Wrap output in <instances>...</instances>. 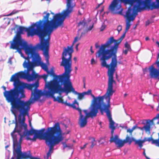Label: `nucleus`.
I'll return each instance as SVG.
<instances>
[{"label": "nucleus", "mask_w": 159, "mask_h": 159, "mask_svg": "<svg viewBox=\"0 0 159 159\" xmlns=\"http://www.w3.org/2000/svg\"><path fill=\"white\" fill-rule=\"evenodd\" d=\"M49 15V13H47L42 20L33 23L28 28L20 26L19 32L10 42V48L16 50V52L23 55L22 50L24 49L26 54L31 55L35 65H39L38 58L39 57L35 50L43 51L46 63H48L50 35L54 29H57L48 20Z\"/></svg>", "instance_id": "obj_1"}, {"label": "nucleus", "mask_w": 159, "mask_h": 159, "mask_svg": "<svg viewBox=\"0 0 159 159\" xmlns=\"http://www.w3.org/2000/svg\"><path fill=\"white\" fill-rule=\"evenodd\" d=\"M21 57L25 60L23 65L24 68H27V72L20 71L15 73L11 76L10 81L14 82V87L9 91L4 93V97L7 101L10 103L11 106L28 103H34L38 100L43 94L41 90L37 89L39 84L38 80L41 78L38 74L33 70L31 75L29 72L33 70L34 65L33 58L31 55H28L26 57L23 55ZM40 57L38 58L39 60Z\"/></svg>", "instance_id": "obj_2"}, {"label": "nucleus", "mask_w": 159, "mask_h": 159, "mask_svg": "<svg viewBox=\"0 0 159 159\" xmlns=\"http://www.w3.org/2000/svg\"><path fill=\"white\" fill-rule=\"evenodd\" d=\"M33 103H28L11 106L12 112L16 117V111H18L20 114L18 116V122L20 127H23L25 131L23 133V137L27 136V140L35 141L37 139L45 140L46 145L49 148L47 153V158L51 156L53 152L54 147L60 143L63 140L62 131L59 124L56 123L52 127H48L46 129L44 128L39 130H35L31 127L28 130L27 125L25 123V116H29V112L30 109V105Z\"/></svg>", "instance_id": "obj_3"}, {"label": "nucleus", "mask_w": 159, "mask_h": 159, "mask_svg": "<svg viewBox=\"0 0 159 159\" xmlns=\"http://www.w3.org/2000/svg\"><path fill=\"white\" fill-rule=\"evenodd\" d=\"M125 32L118 39L116 40L113 37L110 38L104 44H102L97 52L96 57H100L102 67H109L114 71L117 67V61L116 54L119 45L125 36Z\"/></svg>", "instance_id": "obj_4"}, {"label": "nucleus", "mask_w": 159, "mask_h": 159, "mask_svg": "<svg viewBox=\"0 0 159 159\" xmlns=\"http://www.w3.org/2000/svg\"><path fill=\"white\" fill-rule=\"evenodd\" d=\"M65 73L64 77L58 76V78L59 80H57L51 81L49 85L48 91H46L44 94L47 96L51 97L54 99V101L57 102L62 104L64 103L62 97H57L56 98L54 96L56 93H58L61 95L62 93L65 92L66 93L72 92L75 94H77V92L75 91L73 87L71 82L69 80V75L68 73Z\"/></svg>", "instance_id": "obj_5"}, {"label": "nucleus", "mask_w": 159, "mask_h": 159, "mask_svg": "<svg viewBox=\"0 0 159 159\" xmlns=\"http://www.w3.org/2000/svg\"><path fill=\"white\" fill-rule=\"evenodd\" d=\"M108 69L107 75L108 76V87L106 93L103 96H98L95 97L92 94V90L89 89L87 91L83 92L84 95H90L93 99L92 101V103L89 108L97 109H99L102 107L107 102V99L109 98L110 101L111 100L110 97L112 96L115 92L113 90V83H115V81L113 80V75L115 71L109 67Z\"/></svg>", "instance_id": "obj_6"}, {"label": "nucleus", "mask_w": 159, "mask_h": 159, "mask_svg": "<svg viewBox=\"0 0 159 159\" xmlns=\"http://www.w3.org/2000/svg\"><path fill=\"white\" fill-rule=\"evenodd\" d=\"M135 2L136 4L133 8V13L135 15H137L138 12L143 10L145 8H151L149 0H147L145 2L142 0H113L109 6V9L114 14L123 15V9L121 8V3H124L125 4L132 6Z\"/></svg>", "instance_id": "obj_7"}, {"label": "nucleus", "mask_w": 159, "mask_h": 159, "mask_svg": "<svg viewBox=\"0 0 159 159\" xmlns=\"http://www.w3.org/2000/svg\"><path fill=\"white\" fill-rule=\"evenodd\" d=\"M79 112L80 117L79 119V124L80 128L84 127L87 124V119L89 117L93 118L96 117L98 112V109L93 108H89V111L88 112L87 110H84L83 111L85 114V116L82 114L81 110L80 109H78Z\"/></svg>", "instance_id": "obj_8"}, {"label": "nucleus", "mask_w": 159, "mask_h": 159, "mask_svg": "<svg viewBox=\"0 0 159 159\" xmlns=\"http://www.w3.org/2000/svg\"><path fill=\"white\" fill-rule=\"evenodd\" d=\"M79 40L78 37H76L71 47L68 46L67 48H65L62 52L61 59H62V65H65L68 68L70 67L72 63V54L74 50L73 47L74 43Z\"/></svg>", "instance_id": "obj_9"}, {"label": "nucleus", "mask_w": 159, "mask_h": 159, "mask_svg": "<svg viewBox=\"0 0 159 159\" xmlns=\"http://www.w3.org/2000/svg\"><path fill=\"white\" fill-rule=\"evenodd\" d=\"M18 124L16 120L15 122V127L11 133V135L13 139V150L16 149L19 146H21V143L22 141L23 135L20 134V131L16 130V128L18 127Z\"/></svg>", "instance_id": "obj_10"}, {"label": "nucleus", "mask_w": 159, "mask_h": 159, "mask_svg": "<svg viewBox=\"0 0 159 159\" xmlns=\"http://www.w3.org/2000/svg\"><path fill=\"white\" fill-rule=\"evenodd\" d=\"M111 107L110 101L109 98L107 99V102L102 107L99 109L102 115H103L104 112L106 113V115L109 122V127L110 129L116 128L114 125L115 123L112 119L111 115L110 110Z\"/></svg>", "instance_id": "obj_11"}, {"label": "nucleus", "mask_w": 159, "mask_h": 159, "mask_svg": "<svg viewBox=\"0 0 159 159\" xmlns=\"http://www.w3.org/2000/svg\"><path fill=\"white\" fill-rule=\"evenodd\" d=\"M62 61H61V64H60V66H63L64 67V70H65L64 73L62 75H57L55 74L54 73L53 71H52V72H50V75H51L53 76L54 77V78L53 80L49 82H48L46 84L45 87H47L48 89V87H48L49 85L50 84V83L51 81H55L56 80H57V81H59V79L58 78V76L64 77V74L65 73H66V74H67V73L69 75V80H70V74L71 71L72 70V63H71L70 67L69 68H68V66H66L65 65H62Z\"/></svg>", "instance_id": "obj_12"}, {"label": "nucleus", "mask_w": 159, "mask_h": 159, "mask_svg": "<svg viewBox=\"0 0 159 159\" xmlns=\"http://www.w3.org/2000/svg\"><path fill=\"white\" fill-rule=\"evenodd\" d=\"M13 154H17L16 159H31L32 155L30 151L24 152H21V147L19 146V148L15 150H13Z\"/></svg>", "instance_id": "obj_13"}, {"label": "nucleus", "mask_w": 159, "mask_h": 159, "mask_svg": "<svg viewBox=\"0 0 159 159\" xmlns=\"http://www.w3.org/2000/svg\"><path fill=\"white\" fill-rule=\"evenodd\" d=\"M155 64L157 65L158 70L156 69L153 65H152L149 68V75L151 78H159V58H157V60Z\"/></svg>", "instance_id": "obj_14"}, {"label": "nucleus", "mask_w": 159, "mask_h": 159, "mask_svg": "<svg viewBox=\"0 0 159 159\" xmlns=\"http://www.w3.org/2000/svg\"><path fill=\"white\" fill-rule=\"evenodd\" d=\"M109 141L111 143H114L118 148L123 147L125 144L124 140L120 139L119 136L117 135H115V137L114 138L112 137L110 138Z\"/></svg>", "instance_id": "obj_15"}, {"label": "nucleus", "mask_w": 159, "mask_h": 159, "mask_svg": "<svg viewBox=\"0 0 159 159\" xmlns=\"http://www.w3.org/2000/svg\"><path fill=\"white\" fill-rule=\"evenodd\" d=\"M63 104H64L66 106H68L70 107H72L73 109H75L77 110V111L78 109H80L79 108L76 107V106H75V104H77L78 106H79V103L76 100H75L72 104H71L69 103H68L66 102H64V103Z\"/></svg>", "instance_id": "obj_16"}, {"label": "nucleus", "mask_w": 159, "mask_h": 159, "mask_svg": "<svg viewBox=\"0 0 159 159\" xmlns=\"http://www.w3.org/2000/svg\"><path fill=\"white\" fill-rule=\"evenodd\" d=\"M151 120H147L146 122V125H144L143 128L144 129L146 132L150 131V126L151 125H152V122L150 121Z\"/></svg>", "instance_id": "obj_17"}, {"label": "nucleus", "mask_w": 159, "mask_h": 159, "mask_svg": "<svg viewBox=\"0 0 159 159\" xmlns=\"http://www.w3.org/2000/svg\"><path fill=\"white\" fill-rule=\"evenodd\" d=\"M131 6L128 8V9L126 12L125 17L127 18V20H131L132 18L134 17L132 15H131V12L132 10V9L131 7Z\"/></svg>", "instance_id": "obj_18"}, {"label": "nucleus", "mask_w": 159, "mask_h": 159, "mask_svg": "<svg viewBox=\"0 0 159 159\" xmlns=\"http://www.w3.org/2000/svg\"><path fill=\"white\" fill-rule=\"evenodd\" d=\"M156 2L157 3V4L156 3V2H153L151 5L150 9L151 10H153L154 9L159 8V0H156Z\"/></svg>", "instance_id": "obj_19"}, {"label": "nucleus", "mask_w": 159, "mask_h": 159, "mask_svg": "<svg viewBox=\"0 0 159 159\" xmlns=\"http://www.w3.org/2000/svg\"><path fill=\"white\" fill-rule=\"evenodd\" d=\"M135 17H132L131 20H127V21L126 23V28L125 30V31L126 32H127L128 31L131 25L130 24V21H133Z\"/></svg>", "instance_id": "obj_20"}, {"label": "nucleus", "mask_w": 159, "mask_h": 159, "mask_svg": "<svg viewBox=\"0 0 159 159\" xmlns=\"http://www.w3.org/2000/svg\"><path fill=\"white\" fill-rule=\"evenodd\" d=\"M133 140L134 142L135 145H138L140 148H142L143 144L142 140L140 139L136 140L135 139H133Z\"/></svg>", "instance_id": "obj_21"}, {"label": "nucleus", "mask_w": 159, "mask_h": 159, "mask_svg": "<svg viewBox=\"0 0 159 159\" xmlns=\"http://www.w3.org/2000/svg\"><path fill=\"white\" fill-rule=\"evenodd\" d=\"M63 145V149L64 150L66 148H67V150H69L73 148V145L70 144H66L65 143H62Z\"/></svg>", "instance_id": "obj_22"}, {"label": "nucleus", "mask_w": 159, "mask_h": 159, "mask_svg": "<svg viewBox=\"0 0 159 159\" xmlns=\"http://www.w3.org/2000/svg\"><path fill=\"white\" fill-rule=\"evenodd\" d=\"M133 139H135L134 138H130L129 136L127 135L125 139L124 140L125 143H128L130 145L132 141H133Z\"/></svg>", "instance_id": "obj_23"}, {"label": "nucleus", "mask_w": 159, "mask_h": 159, "mask_svg": "<svg viewBox=\"0 0 159 159\" xmlns=\"http://www.w3.org/2000/svg\"><path fill=\"white\" fill-rule=\"evenodd\" d=\"M89 140H91L90 142H89V143H91V146L90 147V148H92L94 146L95 144H94V143L95 142V139L93 137H89Z\"/></svg>", "instance_id": "obj_24"}, {"label": "nucleus", "mask_w": 159, "mask_h": 159, "mask_svg": "<svg viewBox=\"0 0 159 159\" xmlns=\"http://www.w3.org/2000/svg\"><path fill=\"white\" fill-rule=\"evenodd\" d=\"M147 140L148 142L152 141V144H155L156 145H157V143L158 142V141L157 140H155L153 139L152 137H150L148 138H147Z\"/></svg>", "instance_id": "obj_25"}, {"label": "nucleus", "mask_w": 159, "mask_h": 159, "mask_svg": "<svg viewBox=\"0 0 159 159\" xmlns=\"http://www.w3.org/2000/svg\"><path fill=\"white\" fill-rule=\"evenodd\" d=\"M125 47L127 49L129 50V51H131V48L130 45L127 42H126L125 44Z\"/></svg>", "instance_id": "obj_26"}, {"label": "nucleus", "mask_w": 159, "mask_h": 159, "mask_svg": "<svg viewBox=\"0 0 159 159\" xmlns=\"http://www.w3.org/2000/svg\"><path fill=\"white\" fill-rule=\"evenodd\" d=\"M78 93L76 94H78V99H81L84 97V95L83 93Z\"/></svg>", "instance_id": "obj_27"}, {"label": "nucleus", "mask_w": 159, "mask_h": 159, "mask_svg": "<svg viewBox=\"0 0 159 159\" xmlns=\"http://www.w3.org/2000/svg\"><path fill=\"white\" fill-rule=\"evenodd\" d=\"M41 67L42 68L45 70H48V67L46 64L44 63L42 64L41 65Z\"/></svg>", "instance_id": "obj_28"}, {"label": "nucleus", "mask_w": 159, "mask_h": 159, "mask_svg": "<svg viewBox=\"0 0 159 159\" xmlns=\"http://www.w3.org/2000/svg\"><path fill=\"white\" fill-rule=\"evenodd\" d=\"M39 76L41 77V78L39 79H40L41 77H42L44 79L45 81L46 82L47 80V79L48 78V75H47L44 74L42 76H40V75H39Z\"/></svg>", "instance_id": "obj_29"}, {"label": "nucleus", "mask_w": 159, "mask_h": 159, "mask_svg": "<svg viewBox=\"0 0 159 159\" xmlns=\"http://www.w3.org/2000/svg\"><path fill=\"white\" fill-rule=\"evenodd\" d=\"M116 128H112V129H111V136L110 137V138H111V137H113L114 138L115 137V135H113L114 131Z\"/></svg>", "instance_id": "obj_30"}, {"label": "nucleus", "mask_w": 159, "mask_h": 159, "mask_svg": "<svg viewBox=\"0 0 159 159\" xmlns=\"http://www.w3.org/2000/svg\"><path fill=\"white\" fill-rule=\"evenodd\" d=\"M106 25L105 24H103L100 28V31H103L106 28Z\"/></svg>", "instance_id": "obj_31"}, {"label": "nucleus", "mask_w": 159, "mask_h": 159, "mask_svg": "<svg viewBox=\"0 0 159 159\" xmlns=\"http://www.w3.org/2000/svg\"><path fill=\"white\" fill-rule=\"evenodd\" d=\"M18 11H17L13 10L12 11V12L11 13H10L9 15H8V16L11 15L13 14H16L18 13Z\"/></svg>", "instance_id": "obj_32"}, {"label": "nucleus", "mask_w": 159, "mask_h": 159, "mask_svg": "<svg viewBox=\"0 0 159 159\" xmlns=\"http://www.w3.org/2000/svg\"><path fill=\"white\" fill-rule=\"evenodd\" d=\"M136 128H138L139 129H140L142 130L143 129L142 128H141V127H138L137 125H135L134 126H133L132 128V129L133 130V131L135 129H136Z\"/></svg>", "instance_id": "obj_33"}, {"label": "nucleus", "mask_w": 159, "mask_h": 159, "mask_svg": "<svg viewBox=\"0 0 159 159\" xmlns=\"http://www.w3.org/2000/svg\"><path fill=\"white\" fill-rule=\"evenodd\" d=\"M85 24V23L84 21H81L78 23V26H79L81 25H84Z\"/></svg>", "instance_id": "obj_34"}, {"label": "nucleus", "mask_w": 159, "mask_h": 159, "mask_svg": "<svg viewBox=\"0 0 159 159\" xmlns=\"http://www.w3.org/2000/svg\"><path fill=\"white\" fill-rule=\"evenodd\" d=\"M133 130L132 129H129L127 130V132H129L130 134V135H131Z\"/></svg>", "instance_id": "obj_35"}, {"label": "nucleus", "mask_w": 159, "mask_h": 159, "mask_svg": "<svg viewBox=\"0 0 159 159\" xmlns=\"http://www.w3.org/2000/svg\"><path fill=\"white\" fill-rule=\"evenodd\" d=\"M122 30V26L119 25L118 26L117 28V30L119 32Z\"/></svg>", "instance_id": "obj_36"}, {"label": "nucleus", "mask_w": 159, "mask_h": 159, "mask_svg": "<svg viewBox=\"0 0 159 159\" xmlns=\"http://www.w3.org/2000/svg\"><path fill=\"white\" fill-rule=\"evenodd\" d=\"M91 63L92 65H93L96 63V61H95V60L93 58H92L91 59Z\"/></svg>", "instance_id": "obj_37"}, {"label": "nucleus", "mask_w": 159, "mask_h": 159, "mask_svg": "<svg viewBox=\"0 0 159 159\" xmlns=\"http://www.w3.org/2000/svg\"><path fill=\"white\" fill-rule=\"evenodd\" d=\"M88 144H89V143H85L83 146V147H81L80 148L81 149H84L86 146Z\"/></svg>", "instance_id": "obj_38"}, {"label": "nucleus", "mask_w": 159, "mask_h": 159, "mask_svg": "<svg viewBox=\"0 0 159 159\" xmlns=\"http://www.w3.org/2000/svg\"><path fill=\"white\" fill-rule=\"evenodd\" d=\"M128 51H129V50H128V49H126L123 51V53L125 55H126L127 54L128 52Z\"/></svg>", "instance_id": "obj_39"}, {"label": "nucleus", "mask_w": 159, "mask_h": 159, "mask_svg": "<svg viewBox=\"0 0 159 159\" xmlns=\"http://www.w3.org/2000/svg\"><path fill=\"white\" fill-rule=\"evenodd\" d=\"M104 2V0H103V1L100 4H98V6L96 7V8L97 9H98V8L101 5H102L103 3V2Z\"/></svg>", "instance_id": "obj_40"}, {"label": "nucleus", "mask_w": 159, "mask_h": 159, "mask_svg": "<svg viewBox=\"0 0 159 159\" xmlns=\"http://www.w3.org/2000/svg\"><path fill=\"white\" fill-rule=\"evenodd\" d=\"M142 141L143 143L145 142L148 141L147 138L145 137L143 140H142Z\"/></svg>", "instance_id": "obj_41"}, {"label": "nucleus", "mask_w": 159, "mask_h": 159, "mask_svg": "<svg viewBox=\"0 0 159 159\" xmlns=\"http://www.w3.org/2000/svg\"><path fill=\"white\" fill-rule=\"evenodd\" d=\"M157 102H158V105L157 108V111H159V98L157 100Z\"/></svg>", "instance_id": "obj_42"}, {"label": "nucleus", "mask_w": 159, "mask_h": 159, "mask_svg": "<svg viewBox=\"0 0 159 159\" xmlns=\"http://www.w3.org/2000/svg\"><path fill=\"white\" fill-rule=\"evenodd\" d=\"M143 154L147 159H150V158L149 157H148L146 156V153H145V150H144V151L143 152Z\"/></svg>", "instance_id": "obj_43"}, {"label": "nucleus", "mask_w": 159, "mask_h": 159, "mask_svg": "<svg viewBox=\"0 0 159 159\" xmlns=\"http://www.w3.org/2000/svg\"><path fill=\"white\" fill-rule=\"evenodd\" d=\"M93 24L91 26H90L89 27V28L88 29V30H91L93 28Z\"/></svg>", "instance_id": "obj_44"}, {"label": "nucleus", "mask_w": 159, "mask_h": 159, "mask_svg": "<svg viewBox=\"0 0 159 159\" xmlns=\"http://www.w3.org/2000/svg\"><path fill=\"white\" fill-rule=\"evenodd\" d=\"M90 51L91 52V53L92 54H93L94 53V51L93 50V49H92V46H91V47H90Z\"/></svg>", "instance_id": "obj_45"}, {"label": "nucleus", "mask_w": 159, "mask_h": 159, "mask_svg": "<svg viewBox=\"0 0 159 159\" xmlns=\"http://www.w3.org/2000/svg\"><path fill=\"white\" fill-rule=\"evenodd\" d=\"M95 48H98L99 47V46L98 45V43H96L95 44Z\"/></svg>", "instance_id": "obj_46"}, {"label": "nucleus", "mask_w": 159, "mask_h": 159, "mask_svg": "<svg viewBox=\"0 0 159 159\" xmlns=\"http://www.w3.org/2000/svg\"><path fill=\"white\" fill-rule=\"evenodd\" d=\"M79 45V43H78L76 45L75 48H76V49L77 51L78 50V47Z\"/></svg>", "instance_id": "obj_47"}, {"label": "nucleus", "mask_w": 159, "mask_h": 159, "mask_svg": "<svg viewBox=\"0 0 159 159\" xmlns=\"http://www.w3.org/2000/svg\"><path fill=\"white\" fill-rule=\"evenodd\" d=\"M2 88L5 91L4 92H3V95H4V93L6 92V91H6V87L5 86H3L2 87Z\"/></svg>", "instance_id": "obj_48"}, {"label": "nucleus", "mask_w": 159, "mask_h": 159, "mask_svg": "<svg viewBox=\"0 0 159 159\" xmlns=\"http://www.w3.org/2000/svg\"><path fill=\"white\" fill-rule=\"evenodd\" d=\"M158 139L155 140H157L158 141V142L157 143V144H159V133L158 134Z\"/></svg>", "instance_id": "obj_49"}, {"label": "nucleus", "mask_w": 159, "mask_h": 159, "mask_svg": "<svg viewBox=\"0 0 159 159\" xmlns=\"http://www.w3.org/2000/svg\"><path fill=\"white\" fill-rule=\"evenodd\" d=\"M51 13L53 15H54V16L55 15H54V13L53 12H51ZM54 16H53V17H54ZM49 17H48V18H49ZM52 19H51V20H50V21L51 20H52ZM48 20L49 21V19H48Z\"/></svg>", "instance_id": "obj_50"}, {"label": "nucleus", "mask_w": 159, "mask_h": 159, "mask_svg": "<svg viewBox=\"0 0 159 159\" xmlns=\"http://www.w3.org/2000/svg\"><path fill=\"white\" fill-rule=\"evenodd\" d=\"M145 40L146 41H147L149 40V38L148 37H146L145 38Z\"/></svg>", "instance_id": "obj_51"}, {"label": "nucleus", "mask_w": 159, "mask_h": 159, "mask_svg": "<svg viewBox=\"0 0 159 159\" xmlns=\"http://www.w3.org/2000/svg\"><path fill=\"white\" fill-rule=\"evenodd\" d=\"M83 81L84 83H84H85V79L84 78L83 79Z\"/></svg>", "instance_id": "obj_52"}, {"label": "nucleus", "mask_w": 159, "mask_h": 159, "mask_svg": "<svg viewBox=\"0 0 159 159\" xmlns=\"http://www.w3.org/2000/svg\"><path fill=\"white\" fill-rule=\"evenodd\" d=\"M74 60H75V61H76L77 60V58L76 57H74Z\"/></svg>", "instance_id": "obj_53"}, {"label": "nucleus", "mask_w": 159, "mask_h": 159, "mask_svg": "<svg viewBox=\"0 0 159 159\" xmlns=\"http://www.w3.org/2000/svg\"><path fill=\"white\" fill-rule=\"evenodd\" d=\"M85 83H84V88H85Z\"/></svg>", "instance_id": "obj_54"}, {"label": "nucleus", "mask_w": 159, "mask_h": 159, "mask_svg": "<svg viewBox=\"0 0 159 159\" xmlns=\"http://www.w3.org/2000/svg\"><path fill=\"white\" fill-rule=\"evenodd\" d=\"M149 22H146V25H149Z\"/></svg>", "instance_id": "obj_55"}, {"label": "nucleus", "mask_w": 159, "mask_h": 159, "mask_svg": "<svg viewBox=\"0 0 159 159\" xmlns=\"http://www.w3.org/2000/svg\"><path fill=\"white\" fill-rule=\"evenodd\" d=\"M127 95V94L126 93L125 94H124V96H125V97Z\"/></svg>", "instance_id": "obj_56"}, {"label": "nucleus", "mask_w": 159, "mask_h": 159, "mask_svg": "<svg viewBox=\"0 0 159 159\" xmlns=\"http://www.w3.org/2000/svg\"><path fill=\"white\" fill-rule=\"evenodd\" d=\"M15 158V157H12L11 159H14Z\"/></svg>", "instance_id": "obj_57"}, {"label": "nucleus", "mask_w": 159, "mask_h": 159, "mask_svg": "<svg viewBox=\"0 0 159 159\" xmlns=\"http://www.w3.org/2000/svg\"><path fill=\"white\" fill-rule=\"evenodd\" d=\"M9 147V146L8 145H7L6 146V147H5V148H7V147Z\"/></svg>", "instance_id": "obj_58"}, {"label": "nucleus", "mask_w": 159, "mask_h": 159, "mask_svg": "<svg viewBox=\"0 0 159 159\" xmlns=\"http://www.w3.org/2000/svg\"><path fill=\"white\" fill-rule=\"evenodd\" d=\"M30 126L31 127V123L30 122Z\"/></svg>", "instance_id": "obj_59"}, {"label": "nucleus", "mask_w": 159, "mask_h": 159, "mask_svg": "<svg viewBox=\"0 0 159 159\" xmlns=\"http://www.w3.org/2000/svg\"><path fill=\"white\" fill-rule=\"evenodd\" d=\"M151 108H152V109H153V106H151Z\"/></svg>", "instance_id": "obj_60"}, {"label": "nucleus", "mask_w": 159, "mask_h": 159, "mask_svg": "<svg viewBox=\"0 0 159 159\" xmlns=\"http://www.w3.org/2000/svg\"><path fill=\"white\" fill-rule=\"evenodd\" d=\"M75 70H76L77 69V67H75Z\"/></svg>", "instance_id": "obj_61"}, {"label": "nucleus", "mask_w": 159, "mask_h": 159, "mask_svg": "<svg viewBox=\"0 0 159 159\" xmlns=\"http://www.w3.org/2000/svg\"><path fill=\"white\" fill-rule=\"evenodd\" d=\"M156 146L159 147V144H157V145H156Z\"/></svg>", "instance_id": "obj_62"}, {"label": "nucleus", "mask_w": 159, "mask_h": 159, "mask_svg": "<svg viewBox=\"0 0 159 159\" xmlns=\"http://www.w3.org/2000/svg\"><path fill=\"white\" fill-rule=\"evenodd\" d=\"M46 12H43V14H46Z\"/></svg>", "instance_id": "obj_63"}, {"label": "nucleus", "mask_w": 159, "mask_h": 159, "mask_svg": "<svg viewBox=\"0 0 159 159\" xmlns=\"http://www.w3.org/2000/svg\"><path fill=\"white\" fill-rule=\"evenodd\" d=\"M137 25H136L135 26H134V29H135L136 28Z\"/></svg>", "instance_id": "obj_64"}]
</instances>
